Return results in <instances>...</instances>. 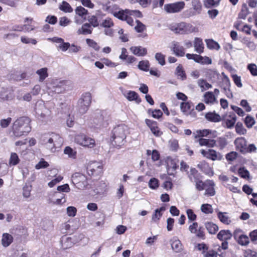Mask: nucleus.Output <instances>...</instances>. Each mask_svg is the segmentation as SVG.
<instances>
[{"mask_svg": "<svg viewBox=\"0 0 257 257\" xmlns=\"http://www.w3.org/2000/svg\"><path fill=\"white\" fill-rule=\"evenodd\" d=\"M110 121V115L105 110H97L91 116L88 120L90 127L100 130L106 127Z\"/></svg>", "mask_w": 257, "mask_h": 257, "instance_id": "obj_1", "label": "nucleus"}, {"mask_svg": "<svg viewBox=\"0 0 257 257\" xmlns=\"http://www.w3.org/2000/svg\"><path fill=\"white\" fill-rule=\"evenodd\" d=\"M30 119L28 117L23 116L18 118L13 123L12 138H19L27 135L31 130L30 123Z\"/></svg>", "mask_w": 257, "mask_h": 257, "instance_id": "obj_2", "label": "nucleus"}, {"mask_svg": "<svg viewBox=\"0 0 257 257\" xmlns=\"http://www.w3.org/2000/svg\"><path fill=\"white\" fill-rule=\"evenodd\" d=\"M125 132V127L122 125H117L113 129L111 142L113 146L120 147L124 144L126 138Z\"/></svg>", "mask_w": 257, "mask_h": 257, "instance_id": "obj_3", "label": "nucleus"}, {"mask_svg": "<svg viewBox=\"0 0 257 257\" xmlns=\"http://www.w3.org/2000/svg\"><path fill=\"white\" fill-rule=\"evenodd\" d=\"M169 29L176 34H188L195 31L196 28L185 22L173 23L169 25Z\"/></svg>", "mask_w": 257, "mask_h": 257, "instance_id": "obj_4", "label": "nucleus"}, {"mask_svg": "<svg viewBox=\"0 0 257 257\" xmlns=\"http://www.w3.org/2000/svg\"><path fill=\"white\" fill-rule=\"evenodd\" d=\"M91 95L89 92L83 94L78 101L77 109L81 114L85 113L91 102Z\"/></svg>", "mask_w": 257, "mask_h": 257, "instance_id": "obj_5", "label": "nucleus"}, {"mask_svg": "<svg viewBox=\"0 0 257 257\" xmlns=\"http://www.w3.org/2000/svg\"><path fill=\"white\" fill-rule=\"evenodd\" d=\"M72 182L79 189H83L88 185L86 177L79 172H76L73 174Z\"/></svg>", "mask_w": 257, "mask_h": 257, "instance_id": "obj_6", "label": "nucleus"}, {"mask_svg": "<svg viewBox=\"0 0 257 257\" xmlns=\"http://www.w3.org/2000/svg\"><path fill=\"white\" fill-rule=\"evenodd\" d=\"M68 83L66 80L55 79L52 81L49 89L55 93H61L66 90Z\"/></svg>", "mask_w": 257, "mask_h": 257, "instance_id": "obj_7", "label": "nucleus"}, {"mask_svg": "<svg viewBox=\"0 0 257 257\" xmlns=\"http://www.w3.org/2000/svg\"><path fill=\"white\" fill-rule=\"evenodd\" d=\"M75 142L80 145L89 148H93L95 144L94 139L88 137L84 135H78L76 136Z\"/></svg>", "mask_w": 257, "mask_h": 257, "instance_id": "obj_8", "label": "nucleus"}, {"mask_svg": "<svg viewBox=\"0 0 257 257\" xmlns=\"http://www.w3.org/2000/svg\"><path fill=\"white\" fill-rule=\"evenodd\" d=\"M103 166L97 162L90 163L87 167V172L89 175L98 176L102 173Z\"/></svg>", "mask_w": 257, "mask_h": 257, "instance_id": "obj_9", "label": "nucleus"}, {"mask_svg": "<svg viewBox=\"0 0 257 257\" xmlns=\"http://www.w3.org/2000/svg\"><path fill=\"white\" fill-rule=\"evenodd\" d=\"M184 2H178L165 5L164 6V9L168 13H176L182 11L184 9Z\"/></svg>", "mask_w": 257, "mask_h": 257, "instance_id": "obj_10", "label": "nucleus"}, {"mask_svg": "<svg viewBox=\"0 0 257 257\" xmlns=\"http://www.w3.org/2000/svg\"><path fill=\"white\" fill-rule=\"evenodd\" d=\"M105 15L101 11H97L94 15L88 17V24H90V27L92 26L94 28L99 26L100 23Z\"/></svg>", "mask_w": 257, "mask_h": 257, "instance_id": "obj_11", "label": "nucleus"}, {"mask_svg": "<svg viewBox=\"0 0 257 257\" xmlns=\"http://www.w3.org/2000/svg\"><path fill=\"white\" fill-rule=\"evenodd\" d=\"M222 119L224 120L222 125L228 128H231L234 125L236 120V116L233 112H230L228 115L223 116Z\"/></svg>", "mask_w": 257, "mask_h": 257, "instance_id": "obj_12", "label": "nucleus"}, {"mask_svg": "<svg viewBox=\"0 0 257 257\" xmlns=\"http://www.w3.org/2000/svg\"><path fill=\"white\" fill-rule=\"evenodd\" d=\"M234 143L237 150L243 154L246 153V141L244 138H237L235 140Z\"/></svg>", "mask_w": 257, "mask_h": 257, "instance_id": "obj_13", "label": "nucleus"}, {"mask_svg": "<svg viewBox=\"0 0 257 257\" xmlns=\"http://www.w3.org/2000/svg\"><path fill=\"white\" fill-rule=\"evenodd\" d=\"M145 121L154 135L159 137L162 134V132L157 126V122L156 121L149 119H146Z\"/></svg>", "mask_w": 257, "mask_h": 257, "instance_id": "obj_14", "label": "nucleus"}, {"mask_svg": "<svg viewBox=\"0 0 257 257\" xmlns=\"http://www.w3.org/2000/svg\"><path fill=\"white\" fill-rule=\"evenodd\" d=\"M172 45V50L177 56L182 57L185 55L184 48L183 46L180 45L178 42L174 41Z\"/></svg>", "mask_w": 257, "mask_h": 257, "instance_id": "obj_15", "label": "nucleus"}, {"mask_svg": "<svg viewBox=\"0 0 257 257\" xmlns=\"http://www.w3.org/2000/svg\"><path fill=\"white\" fill-rule=\"evenodd\" d=\"M215 184L212 180L207 181L205 187V192L204 195L207 196H213L215 194V190L214 189Z\"/></svg>", "mask_w": 257, "mask_h": 257, "instance_id": "obj_16", "label": "nucleus"}, {"mask_svg": "<svg viewBox=\"0 0 257 257\" xmlns=\"http://www.w3.org/2000/svg\"><path fill=\"white\" fill-rule=\"evenodd\" d=\"M61 243L62 247L63 249H67L73 246L74 244L72 238L67 236H63L61 239Z\"/></svg>", "mask_w": 257, "mask_h": 257, "instance_id": "obj_17", "label": "nucleus"}, {"mask_svg": "<svg viewBox=\"0 0 257 257\" xmlns=\"http://www.w3.org/2000/svg\"><path fill=\"white\" fill-rule=\"evenodd\" d=\"M60 139L61 138L58 135L54 133H51V136L50 137V139H48V144H46L47 148L51 149L52 151H53V149L54 148L55 151L56 143L57 141Z\"/></svg>", "mask_w": 257, "mask_h": 257, "instance_id": "obj_18", "label": "nucleus"}, {"mask_svg": "<svg viewBox=\"0 0 257 257\" xmlns=\"http://www.w3.org/2000/svg\"><path fill=\"white\" fill-rule=\"evenodd\" d=\"M131 52L138 56H144L147 54V50L141 46H132L130 48Z\"/></svg>", "mask_w": 257, "mask_h": 257, "instance_id": "obj_19", "label": "nucleus"}, {"mask_svg": "<svg viewBox=\"0 0 257 257\" xmlns=\"http://www.w3.org/2000/svg\"><path fill=\"white\" fill-rule=\"evenodd\" d=\"M232 235L229 230H221L218 233L217 237L220 240L227 241L230 239Z\"/></svg>", "mask_w": 257, "mask_h": 257, "instance_id": "obj_20", "label": "nucleus"}, {"mask_svg": "<svg viewBox=\"0 0 257 257\" xmlns=\"http://www.w3.org/2000/svg\"><path fill=\"white\" fill-rule=\"evenodd\" d=\"M194 47L195 50L199 54L203 52L204 44L202 39L200 38H195L194 42Z\"/></svg>", "mask_w": 257, "mask_h": 257, "instance_id": "obj_21", "label": "nucleus"}, {"mask_svg": "<svg viewBox=\"0 0 257 257\" xmlns=\"http://www.w3.org/2000/svg\"><path fill=\"white\" fill-rule=\"evenodd\" d=\"M13 241V237L8 233H4L2 238V244L3 246L6 247L9 246Z\"/></svg>", "mask_w": 257, "mask_h": 257, "instance_id": "obj_22", "label": "nucleus"}, {"mask_svg": "<svg viewBox=\"0 0 257 257\" xmlns=\"http://www.w3.org/2000/svg\"><path fill=\"white\" fill-rule=\"evenodd\" d=\"M36 73L39 76V81L43 82L44 80L48 77V68L44 67L38 69Z\"/></svg>", "mask_w": 257, "mask_h": 257, "instance_id": "obj_23", "label": "nucleus"}, {"mask_svg": "<svg viewBox=\"0 0 257 257\" xmlns=\"http://www.w3.org/2000/svg\"><path fill=\"white\" fill-rule=\"evenodd\" d=\"M125 96L129 101L135 100L138 104L142 101L138 94L134 91H129Z\"/></svg>", "mask_w": 257, "mask_h": 257, "instance_id": "obj_24", "label": "nucleus"}, {"mask_svg": "<svg viewBox=\"0 0 257 257\" xmlns=\"http://www.w3.org/2000/svg\"><path fill=\"white\" fill-rule=\"evenodd\" d=\"M92 32V28L90 27V24L88 23L84 24L80 29L77 31V33L79 35L83 34H91Z\"/></svg>", "mask_w": 257, "mask_h": 257, "instance_id": "obj_25", "label": "nucleus"}, {"mask_svg": "<svg viewBox=\"0 0 257 257\" xmlns=\"http://www.w3.org/2000/svg\"><path fill=\"white\" fill-rule=\"evenodd\" d=\"M205 117L208 120L214 122H219L222 119L220 116L215 112H209L205 114Z\"/></svg>", "mask_w": 257, "mask_h": 257, "instance_id": "obj_26", "label": "nucleus"}, {"mask_svg": "<svg viewBox=\"0 0 257 257\" xmlns=\"http://www.w3.org/2000/svg\"><path fill=\"white\" fill-rule=\"evenodd\" d=\"M197 142H198L199 145L201 146H206L208 147H213L216 146V141L214 140L200 138Z\"/></svg>", "mask_w": 257, "mask_h": 257, "instance_id": "obj_27", "label": "nucleus"}, {"mask_svg": "<svg viewBox=\"0 0 257 257\" xmlns=\"http://www.w3.org/2000/svg\"><path fill=\"white\" fill-rule=\"evenodd\" d=\"M205 227L210 234H215L218 230V227L215 224L208 222L205 224Z\"/></svg>", "mask_w": 257, "mask_h": 257, "instance_id": "obj_28", "label": "nucleus"}, {"mask_svg": "<svg viewBox=\"0 0 257 257\" xmlns=\"http://www.w3.org/2000/svg\"><path fill=\"white\" fill-rule=\"evenodd\" d=\"M114 26V23L112 19L109 17L106 18L104 20H101L100 23V27L104 28H110Z\"/></svg>", "mask_w": 257, "mask_h": 257, "instance_id": "obj_29", "label": "nucleus"}, {"mask_svg": "<svg viewBox=\"0 0 257 257\" xmlns=\"http://www.w3.org/2000/svg\"><path fill=\"white\" fill-rule=\"evenodd\" d=\"M207 47L209 49H215L218 50L220 49V46L218 43L212 39H206Z\"/></svg>", "mask_w": 257, "mask_h": 257, "instance_id": "obj_30", "label": "nucleus"}, {"mask_svg": "<svg viewBox=\"0 0 257 257\" xmlns=\"http://www.w3.org/2000/svg\"><path fill=\"white\" fill-rule=\"evenodd\" d=\"M59 9L65 13H71L73 12V9L68 3L66 1H63L59 7Z\"/></svg>", "mask_w": 257, "mask_h": 257, "instance_id": "obj_31", "label": "nucleus"}, {"mask_svg": "<svg viewBox=\"0 0 257 257\" xmlns=\"http://www.w3.org/2000/svg\"><path fill=\"white\" fill-rule=\"evenodd\" d=\"M188 177L191 182H193L199 179V174L195 168H191Z\"/></svg>", "mask_w": 257, "mask_h": 257, "instance_id": "obj_32", "label": "nucleus"}, {"mask_svg": "<svg viewBox=\"0 0 257 257\" xmlns=\"http://www.w3.org/2000/svg\"><path fill=\"white\" fill-rule=\"evenodd\" d=\"M178 160L173 159L171 157H168L167 159L168 168L172 169L173 171H175L178 167Z\"/></svg>", "mask_w": 257, "mask_h": 257, "instance_id": "obj_33", "label": "nucleus"}, {"mask_svg": "<svg viewBox=\"0 0 257 257\" xmlns=\"http://www.w3.org/2000/svg\"><path fill=\"white\" fill-rule=\"evenodd\" d=\"M204 96L206 103H213L216 101V98L212 92H206Z\"/></svg>", "mask_w": 257, "mask_h": 257, "instance_id": "obj_34", "label": "nucleus"}, {"mask_svg": "<svg viewBox=\"0 0 257 257\" xmlns=\"http://www.w3.org/2000/svg\"><path fill=\"white\" fill-rule=\"evenodd\" d=\"M171 246L172 249L176 252H179L182 250V244L178 239L173 241L171 243Z\"/></svg>", "mask_w": 257, "mask_h": 257, "instance_id": "obj_35", "label": "nucleus"}, {"mask_svg": "<svg viewBox=\"0 0 257 257\" xmlns=\"http://www.w3.org/2000/svg\"><path fill=\"white\" fill-rule=\"evenodd\" d=\"M207 158L211 159L213 161L216 160H220L221 158V155L219 154H217L216 152L214 150H208V155Z\"/></svg>", "mask_w": 257, "mask_h": 257, "instance_id": "obj_36", "label": "nucleus"}, {"mask_svg": "<svg viewBox=\"0 0 257 257\" xmlns=\"http://www.w3.org/2000/svg\"><path fill=\"white\" fill-rule=\"evenodd\" d=\"M249 13V12L246 4H243L242 6L241 11L238 15V17L240 19H245Z\"/></svg>", "mask_w": 257, "mask_h": 257, "instance_id": "obj_37", "label": "nucleus"}, {"mask_svg": "<svg viewBox=\"0 0 257 257\" xmlns=\"http://www.w3.org/2000/svg\"><path fill=\"white\" fill-rule=\"evenodd\" d=\"M150 63L148 60L141 61L138 65V68L143 71H148L149 69Z\"/></svg>", "mask_w": 257, "mask_h": 257, "instance_id": "obj_38", "label": "nucleus"}, {"mask_svg": "<svg viewBox=\"0 0 257 257\" xmlns=\"http://www.w3.org/2000/svg\"><path fill=\"white\" fill-rule=\"evenodd\" d=\"M235 131L238 135H244L246 133V130L243 127L240 122H237L235 125Z\"/></svg>", "mask_w": 257, "mask_h": 257, "instance_id": "obj_39", "label": "nucleus"}, {"mask_svg": "<svg viewBox=\"0 0 257 257\" xmlns=\"http://www.w3.org/2000/svg\"><path fill=\"white\" fill-rule=\"evenodd\" d=\"M215 141L216 146H218L220 149H223L227 144L226 139L224 137H219Z\"/></svg>", "mask_w": 257, "mask_h": 257, "instance_id": "obj_40", "label": "nucleus"}, {"mask_svg": "<svg viewBox=\"0 0 257 257\" xmlns=\"http://www.w3.org/2000/svg\"><path fill=\"white\" fill-rule=\"evenodd\" d=\"M210 133L209 130H197L193 133V136L195 138H198L201 137L207 136Z\"/></svg>", "mask_w": 257, "mask_h": 257, "instance_id": "obj_41", "label": "nucleus"}, {"mask_svg": "<svg viewBox=\"0 0 257 257\" xmlns=\"http://www.w3.org/2000/svg\"><path fill=\"white\" fill-rule=\"evenodd\" d=\"M237 241L241 245H246L249 243V238L247 236L242 234L239 235Z\"/></svg>", "mask_w": 257, "mask_h": 257, "instance_id": "obj_42", "label": "nucleus"}, {"mask_svg": "<svg viewBox=\"0 0 257 257\" xmlns=\"http://www.w3.org/2000/svg\"><path fill=\"white\" fill-rule=\"evenodd\" d=\"M176 74L178 77H180L182 80L186 79V75L184 71L182 65L178 66L176 69Z\"/></svg>", "mask_w": 257, "mask_h": 257, "instance_id": "obj_43", "label": "nucleus"}, {"mask_svg": "<svg viewBox=\"0 0 257 257\" xmlns=\"http://www.w3.org/2000/svg\"><path fill=\"white\" fill-rule=\"evenodd\" d=\"M155 59L158 63L162 66H164L166 64L165 56L160 52L157 53L155 54Z\"/></svg>", "mask_w": 257, "mask_h": 257, "instance_id": "obj_44", "label": "nucleus"}, {"mask_svg": "<svg viewBox=\"0 0 257 257\" xmlns=\"http://www.w3.org/2000/svg\"><path fill=\"white\" fill-rule=\"evenodd\" d=\"M200 209L202 212L205 214L212 213L213 212L212 206L209 204H202L201 206Z\"/></svg>", "mask_w": 257, "mask_h": 257, "instance_id": "obj_45", "label": "nucleus"}, {"mask_svg": "<svg viewBox=\"0 0 257 257\" xmlns=\"http://www.w3.org/2000/svg\"><path fill=\"white\" fill-rule=\"evenodd\" d=\"M244 123L248 128H250L255 123L254 118L249 115H247L244 119Z\"/></svg>", "mask_w": 257, "mask_h": 257, "instance_id": "obj_46", "label": "nucleus"}, {"mask_svg": "<svg viewBox=\"0 0 257 257\" xmlns=\"http://www.w3.org/2000/svg\"><path fill=\"white\" fill-rule=\"evenodd\" d=\"M128 14H126L125 12V10L124 11H120L117 13H115L114 14V16L117 18L118 19L125 21L127 17L128 16Z\"/></svg>", "mask_w": 257, "mask_h": 257, "instance_id": "obj_47", "label": "nucleus"}, {"mask_svg": "<svg viewBox=\"0 0 257 257\" xmlns=\"http://www.w3.org/2000/svg\"><path fill=\"white\" fill-rule=\"evenodd\" d=\"M19 162V159L17 154L12 153L11 155L9 163L11 165H16Z\"/></svg>", "mask_w": 257, "mask_h": 257, "instance_id": "obj_48", "label": "nucleus"}, {"mask_svg": "<svg viewBox=\"0 0 257 257\" xmlns=\"http://www.w3.org/2000/svg\"><path fill=\"white\" fill-rule=\"evenodd\" d=\"M86 41L87 45L93 48L95 51L99 50L100 48L95 41L90 39H87Z\"/></svg>", "mask_w": 257, "mask_h": 257, "instance_id": "obj_49", "label": "nucleus"}, {"mask_svg": "<svg viewBox=\"0 0 257 257\" xmlns=\"http://www.w3.org/2000/svg\"><path fill=\"white\" fill-rule=\"evenodd\" d=\"M8 172V166L6 163H0V177L6 175Z\"/></svg>", "mask_w": 257, "mask_h": 257, "instance_id": "obj_50", "label": "nucleus"}, {"mask_svg": "<svg viewBox=\"0 0 257 257\" xmlns=\"http://www.w3.org/2000/svg\"><path fill=\"white\" fill-rule=\"evenodd\" d=\"M192 4L194 10L199 13L202 9L201 3L199 0H192Z\"/></svg>", "mask_w": 257, "mask_h": 257, "instance_id": "obj_51", "label": "nucleus"}, {"mask_svg": "<svg viewBox=\"0 0 257 257\" xmlns=\"http://www.w3.org/2000/svg\"><path fill=\"white\" fill-rule=\"evenodd\" d=\"M194 182L196 183L195 187L198 191H202L205 189L206 183H204L202 181L199 179L194 181Z\"/></svg>", "mask_w": 257, "mask_h": 257, "instance_id": "obj_52", "label": "nucleus"}, {"mask_svg": "<svg viewBox=\"0 0 257 257\" xmlns=\"http://www.w3.org/2000/svg\"><path fill=\"white\" fill-rule=\"evenodd\" d=\"M125 12L126 14H128L129 16H134L137 18H141L143 17L141 12L138 10H130L128 9H125Z\"/></svg>", "mask_w": 257, "mask_h": 257, "instance_id": "obj_53", "label": "nucleus"}, {"mask_svg": "<svg viewBox=\"0 0 257 257\" xmlns=\"http://www.w3.org/2000/svg\"><path fill=\"white\" fill-rule=\"evenodd\" d=\"M137 26L135 27V30L138 33H142L146 30V26L139 20L136 21Z\"/></svg>", "mask_w": 257, "mask_h": 257, "instance_id": "obj_54", "label": "nucleus"}, {"mask_svg": "<svg viewBox=\"0 0 257 257\" xmlns=\"http://www.w3.org/2000/svg\"><path fill=\"white\" fill-rule=\"evenodd\" d=\"M75 13L79 16L83 17L87 15L88 11L81 6L77 7L75 9Z\"/></svg>", "mask_w": 257, "mask_h": 257, "instance_id": "obj_55", "label": "nucleus"}, {"mask_svg": "<svg viewBox=\"0 0 257 257\" xmlns=\"http://www.w3.org/2000/svg\"><path fill=\"white\" fill-rule=\"evenodd\" d=\"M149 186L152 189H157L159 186L158 180L155 178H151L149 182Z\"/></svg>", "mask_w": 257, "mask_h": 257, "instance_id": "obj_56", "label": "nucleus"}, {"mask_svg": "<svg viewBox=\"0 0 257 257\" xmlns=\"http://www.w3.org/2000/svg\"><path fill=\"white\" fill-rule=\"evenodd\" d=\"M221 0H206L204 4L206 8L218 6Z\"/></svg>", "mask_w": 257, "mask_h": 257, "instance_id": "obj_57", "label": "nucleus"}, {"mask_svg": "<svg viewBox=\"0 0 257 257\" xmlns=\"http://www.w3.org/2000/svg\"><path fill=\"white\" fill-rule=\"evenodd\" d=\"M217 215L220 221L222 223L226 224H228L230 223V221L228 219V217L224 214V213L219 212Z\"/></svg>", "mask_w": 257, "mask_h": 257, "instance_id": "obj_58", "label": "nucleus"}, {"mask_svg": "<svg viewBox=\"0 0 257 257\" xmlns=\"http://www.w3.org/2000/svg\"><path fill=\"white\" fill-rule=\"evenodd\" d=\"M49 166V164L42 159L35 166V168L37 170L46 168Z\"/></svg>", "mask_w": 257, "mask_h": 257, "instance_id": "obj_59", "label": "nucleus"}, {"mask_svg": "<svg viewBox=\"0 0 257 257\" xmlns=\"http://www.w3.org/2000/svg\"><path fill=\"white\" fill-rule=\"evenodd\" d=\"M180 108L181 110L183 112H187L188 110L191 109V102H181L180 104Z\"/></svg>", "mask_w": 257, "mask_h": 257, "instance_id": "obj_60", "label": "nucleus"}, {"mask_svg": "<svg viewBox=\"0 0 257 257\" xmlns=\"http://www.w3.org/2000/svg\"><path fill=\"white\" fill-rule=\"evenodd\" d=\"M64 153L69 156V157L74 158L76 155V152L70 147H66L64 151Z\"/></svg>", "mask_w": 257, "mask_h": 257, "instance_id": "obj_61", "label": "nucleus"}, {"mask_svg": "<svg viewBox=\"0 0 257 257\" xmlns=\"http://www.w3.org/2000/svg\"><path fill=\"white\" fill-rule=\"evenodd\" d=\"M188 218L189 220L193 221L196 219L197 216L191 209H188L186 211Z\"/></svg>", "mask_w": 257, "mask_h": 257, "instance_id": "obj_62", "label": "nucleus"}, {"mask_svg": "<svg viewBox=\"0 0 257 257\" xmlns=\"http://www.w3.org/2000/svg\"><path fill=\"white\" fill-rule=\"evenodd\" d=\"M57 47L58 49H59L62 51L65 52L67 51L70 47V44L68 42H65L63 40V42H61L60 45Z\"/></svg>", "mask_w": 257, "mask_h": 257, "instance_id": "obj_63", "label": "nucleus"}, {"mask_svg": "<svg viewBox=\"0 0 257 257\" xmlns=\"http://www.w3.org/2000/svg\"><path fill=\"white\" fill-rule=\"evenodd\" d=\"M247 69L253 76H257V67L254 64H248Z\"/></svg>", "mask_w": 257, "mask_h": 257, "instance_id": "obj_64", "label": "nucleus"}]
</instances>
